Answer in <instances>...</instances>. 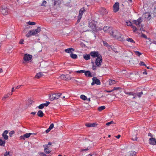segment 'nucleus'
Segmentation results:
<instances>
[{
	"label": "nucleus",
	"instance_id": "50",
	"mask_svg": "<svg viewBox=\"0 0 156 156\" xmlns=\"http://www.w3.org/2000/svg\"><path fill=\"white\" fill-rule=\"evenodd\" d=\"M10 153L9 152H6L4 155V156H10V155L9 154Z\"/></svg>",
	"mask_w": 156,
	"mask_h": 156
},
{
	"label": "nucleus",
	"instance_id": "2",
	"mask_svg": "<svg viewBox=\"0 0 156 156\" xmlns=\"http://www.w3.org/2000/svg\"><path fill=\"white\" fill-rule=\"evenodd\" d=\"M102 56L97 58L95 60V63L96 66H94V62H92L93 65L92 66V68L93 70H95L96 69L97 66L100 67L101 65V63H102Z\"/></svg>",
	"mask_w": 156,
	"mask_h": 156
},
{
	"label": "nucleus",
	"instance_id": "15",
	"mask_svg": "<svg viewBox=\"0 0 156 156\" xmlns=\"http://www.w3.org/2000/svg\"><path fill=\"white\" fill-rule=\"evenodd\" d=\"M156 139L155 138H151L149 139V143L150 145H155Z\"/></svg>",
	"mask_w": 156,
	"mask_h": 156
},
{
	"label": "nucleus",
	"instance_id": "64",
	"mask_svg": "<svg viewBox=\"0 0 156 156\" xmlns=\"http://www.w3.org/2000/svg\"><path fill=\"white\" fill-rule=\"evenodd\" d=\"M133 97L132 98L133 99H134L136 97V93H135V95H133Z\"/></svg>",
	"mask_w": 156,
	"mask_h": 156
},
{
	"label": "nucleus",
	"instance_id": "52",
	"mask_svg": "<svg viewBox=\"0 0 156 156\" xmlns=\"http://www.w3.org/2000/svg\"><path fill=\"white\" fill-rule=\"evenodd\" d=\"M39 154L40 155H41L42 156H47V155L43 152H40L39 153Z\"/></svg>",
	"mask_w": 156,
	"mask_h": 156
},
{
	"label": "nucleus",
	"instance_id": "59",
	"mask_svg": "<svg viewBox=\"0 0 156 156\" xmlns=\"http://www.w3.org/2000/svg\"><path fill=\"white\" fill-rule=\"evenodd\" d=\"M33 102V101L32 100H30L29 101V104L31 105Z\"/></svg>",
	"mask_w": 156,
	"mask_h": 156
},
{
	"label": "nucleus",
	"instance_id": "58",
	"mask_svg": "<svg viewBox=\"0 0 156 156\" xmlns=\"http://www.w3.org/2000/svg\"><path fill=\"white\" fill-rule=\"evenodd\" d=\"M48 144L45 145H43V147H44V148H48L49 147H48Z\"/></svg>",
	"mask_w": 156,
	"mask_h": 156
},
{
	"label": "nucleus",
	"instance_id": "13",
	"mask_svg": "<svg viewBox=\"0 0 156 156\" xmlns=\"http://www.w3.org/2000/svg\"><path fill=\"white\" fill-rule=\"evenodd\" d=\"M142 20L141 17L139 18L137 20H134L133 21V23L136 25H139L140 24Z\"/></svg>",
	"mask_w": 156,
	"mask_h": 156
},
{
	"label": "nucleus",
	"instance_id": "29",
	"mask_svg": "<svg viewBox=\"0 0 156 156\" xmlns=\"http://www.w3.org/2000/svg\"><path fill=\"white\" fill-rule=\"evenodd\" d=\"M151 17V15L149 13H146L145 15V17L147 19H150Z\"/></svg>",
	"mask_w": 156,
	"mask_h": 156
},
{
	"label": "nucleus",
	"instance_id": "44",
	"mask_svg": "<svg viewBox=\"0 0 156 156\" xmlns=\"http://www.w3.org/2000/svg\"><path fill=\"white\" fill-rule=\"evenodd\" d=\"M126 23L127 26H132V23H131V22H130V21H128L126 22Z\"/></svg>",
	"mask_w": 156,
	"mask_h": 156
},
{
	"label": "nucleus",
	"instance_id": "62",
	"mask_svg": "<svg viewBox=\"0 0 156 156\" xmlns=\"http://www.w3.org/2000/svg\"><path fill=\"white\" fill-rule=\"evenodd\" d=\"M151 43H150V44H151L152 43H153V44H156V41H153L152 42L151 41Z\"/></svg>",
	"mask_w": 156,
	"mask_h": 156
},
{
	"label": "nucleus",
	"instance_id": "4",
	"mask_svg": "<svg viewBox=\"0 0 156 156\" xmlns=\"http://www.w3.org/2000/svg\"><path fill=\"white\" fill-rule=\"evenodd\" d=\"M62 93L53 94L49 96V97L51 101H53L55 99L59 98L62 95Z\"/></svg>",
	"mask_w": 156,
	"mask_h": 156
},
{
	"label": "nucleus",
	"instance_id": "33",
	"mask_svg": "<svg viewBox=\"0 0 156 156\" xmlns=\"http://www.w3.org/2000/svg\"><path fill=\"white\" fill-rule=\"evenodd\" d=\"M44 152L46 154H49L51 151L48 148H44Z\"/></svg>",
	"mask_w": 156,
	"mask_h": 156
},
{
	"label": "nucleus",
	"instance_id": "6",
	"mask_svg": "<svg viewBox=\"0 0 156 156\" xmlns=\"http://www.w3.org/2000/svg\"><path fill=\"white\" fill-rule=\"evenodd\" d=\"M86 11L84 8H81L79 12V15L78 16L77 22H79L80 21L83 13Z\"/></svg>",
	"mask_w": 156,
	"mask_h": 156
},
{
	"label": "nucleus",
	"instance_id": "53",
	"mask_svg": "<svg viewBox=\"0 0 156 156\" xmlns=\"http://www.w3.org/2000/svg\"><path fill=\"white\" fill-rule=\"evenodd\" d=\"M119 89L120 87H114L113 89L112 90V91H113L115 90H118Z\"/></svg>",
	"mask_w": 156,
	"mask_h": 156
},
{
	"label": "nucleus",
	"instance_id": "57",
	"mask_svg": "<svg viewBox=\"0 0 156 156\" xmlns=\"http://www.w3.org/2000/svg\"><path fill=\"white\" fill-rule=\"evenodd\" d=\"M89 149L88 147L86 149H82L81 150V151H85L88 150Z\"/></svg>",
	"mask_w": 156,
	"mask_h": 156
},
{
	"label": "nucleus",
	"instance_id": "38",
	"mask_svg": "<svg viewBox=\"0 0 156 156\" xmlns=\"http://www.w3.org/2000/svg\"><path fill=\"white\" fill-rule=\"evenodd\" d=\"M15 133V131L13 130H12L9 133V136L12 137L13 134Z\"/></svg>",
	"mask_w": 156,
	"mask_h": 156
},
{
	"label": "nucleus",
	"instance_id": "35",
	"mask_svg": "<svg viewBox=\"0 0 156 156\" xmlns=\"http://www.w3.org/2000/svg\"><path fill=\"white\" fill-rule=\"evenodd\" d=\"M126 41H129L130 42H131L134 43L135 42L131 38H127L126 39Z\"/></svg>",
	"mask_w": 156,
	"mask_h": 156
},
{
	"label": "nucleus",
	"instance_id": "42",
	"mask_svg": "<svg viewBox=\"0 0 156 156\" xmlns=\"http://www.w3.org/2000/svg\"><path fill=\"white\" fill-rule=\"evenodd\" d=\"M103 43L104 46H106L107 47H109L110 46L106 41H104L103 42Z\"/></svg>",
	"mask_w": 156,
	"mask_h": 156
},
{
	"label": "nucleus",
	"instance_id": "49",
	"mask_svg": "<svg viewBox=\"0 0 156 156\" xmlns=\"http://www.w3.org/2000/svg\"><path fill=\"white\" fill-rule=\"evenodd\" d=\"M110 29H112L109 28L108 27H104V28H103V30H104V31H107V30L108 29L109 30ZM108 31H109V30H108Z\"/></svg>",
	"mask_w": 156,
	"mask_h": 156
},
{
	"label": "nucleus",
	"instance_id": "48",
	"mask_svg": "<svg viewBox=\"0 0 156 156\" xmlns=\"http://www.w3.org/2000/svg\"><path fill=\"white\" fill-rule=\"evenodd\" d=\"M47 3V2L45 1H43L41 5V6H45V5Z\"/></svg>",
	"mask_w": 156,
	"mask_h": 156
},
{
	"label": "nucleus",
	"instance_id": "7",
	"mask_svg": "<svg viewBox=\"0 0 156 156\" xmlns=\"http://www.w3.org/2000/svg\"><path fill=\"white\" fill-rule=\"evenodd\" d=\"M93 82L91 83L92 85H94L95 84L100 85L101 84L100 80L97 79L96 77H94L92 78Z\"/></svg>",
	"mask_w": 156,
	"mask_h": 156
},
{
	"label": "nucleus",
	"instance_id": "27",
	"mask_svg": "<svg viewBox=\"0 0 156 156\" xmlns=\"http://www.w3.org/2000/svg\"><path fill=\"white\" fill-rule=\"evenodd\" d=\"M136 152L134 151H131L129 152V156H136Z\"/></svg>",
	"mask_w": 156,
	"mask_h": 156
},
{
	"label": "nucleus",
	"instance_id": "56",
	"mask_svg": "<svg viewBox=\"0 0 156 156\" xmlns=\"http://www.w3.org/2000/svg\"><path fill=\"white\" fill-rule=\"evenodd\" d=\"M148 136H150L151 137V138H153V135L151 133H149L148 134Z\"/></svg>",
	"mask_w": 156,
	"mask_h": 156
},
{
	"label": "nucleus",
	"instance_id": "45",
	"mask_svg": "<svg viewBox=\"0 0 156 156\" xmlns=\"http://www.w3.org/2000/svg\"><path fill=\"white\" fill-rule=\"evenodd\" d=\"M37 107L40 109H42L44 108V106L43 104H41L39 106H38Z\"/></svg>",
	"mask_w": 156,
	"mask_h": 156
},
{
	"label": "nucleus",
	"instance_id": "5",
	"mask_svg": "<svg viewBox=\"0 0 156 156\" xmlns=\"http://www.w3.org/2000/svg\"><path fill=\"white\" fill-rule=\"evenodd\" d=\"M109 33L110 35L113 38H116L119 35H120V33L117 30L114 31L112 29H110Z\"/></svg>",
	"mask_w": 156,
	"mask_h": 156
},
{
	"label": "nucleus",
	"instance_id": "21",
	"mask_svg": "<svg viewBox=\"0 0 156 156\" xmlns=\"http://www.w3.org/2000/svg\"><path fill=\"white\" fill-rule=\"evenodd\" d=\"M37 115L39 117H42L44 115L43 112L41 110H39L37 113Z\"/></svg>",
	"mask_w": 156,
	"mask_h": 156
},
{
	"label": "nucleus",
	"instance_id": "22",
	"mask_svg": "<svg viewBox=\"0 0 156 156\" xmlns=\"http://www.w3.org/2000/svg\"><path fill=\"white\" fill-rule=\"evenodd\" d=\"M85 76L87 77H92L91 73L89 71H86L84 73Z\"/></svg>",
	"mask_w": 156,
	"mask_h": 156
},
{
	"label": "nucleus",
	"instance_id": "37",
	"mask_svg": "<svg viewBox=\"0 0 156 156\" xmlns=\"http://www.w3.org/2000/svg\"><path fill=\"white\" fill-rule=\"evenodd\" d=\"M86 71L84 70H82L80 71H77L76 72L77 73H85Z\"/></svg>",
	"mask_w": 156,
	"mask_h": 156
},
{
	"label": "nucleus",
	"instance_id": "31",
	"mask_svg": "<svg viewBox=\"0 0 156 156\" xmlns=\"http://www.w3.org/2000/svg\"><path fill=\"white\" fill-rule=\"evenodd\" d=\"M141 37L145 39H147L150 41H151V39L150 38H147V36L145 34L142 33L141 34Z\"/></svg>",
	"mask_w": 156,
	"mask_h": 156
},
{
	"label": "nucleus",
	"instance_id": "39",
	"mask_svg": "<svg viewBox=\"0 0 156 156\" xmlns=\"http://www.w3.org/2000/svg\"><path fill=\"white\" fill-rule=\"evenodd\" d=\"M28 24L29 25H35L36 24V23L34 22H31L30 21H29L28 23Z\"/></svg>",
	"mask_w": 156,
	"mask_h": 156
},
{
	"label": "nucleus",
	"instance_id": "43",
	"mask_svg": "<svg viewBox=\"0 0 156 156\" xmlns=\"http://www.w3.org/2000/svg\"><path fill=\"white\" fill-rule=\"evenodd\" d=\"M9 97V96L7 95H5L2 98V100L3 101L5 100L7 98Z\"/></svg>",
	"mask_w": 156,
	"mask_h": 156
},
{
	"label": "nucleus",
	"instance_id": "28",
	"mask_svg": "<svg viewBox=\"0 0 156 156\" xmlns=\"http://www.w3.org/2000/svg\"><path fill=\"white\" fill-rule=\"evenodd\" d=\"M70 56L71 58L74 59H76L77 57V56L76 55L73 53H72L70 55Z\"/></svg>",
	"mask_w": 156,
	"mask_h": 156
},
{
	"label": "nucleus",
	"instance_id": "1",
	"mask_svg": "<svg viewBox=\"0 0 156 156\" xmlns=\"http://www.w3.org/2000/svg\"><path fill=\"white\" fill-rule=\"evenodd\" d=\"M41 31V28L40 27H39L35 30H30L27 34H26V36L27 37H29L31 35H34L37 34L39 33Z\"/></svg>",
	"mask_w": 156,
	"mask_h": 156
},
{
	"label": "nucleus",
	"instance_id": "19",
	"mask_svg": "<svg viewBox=\"0 0 156 156\" xmlns=\"http://www.w3.org/2000/svg\"><path fill=\"white\" fill-rule=\"evenodd\" d=\"M8 133V130H5L2 134V136L4 138L5 140H8V136L6 135V134Z\"/></svg>",
	"mask_w": 156,
	"mask_h": 156
},
{
	"label": "nucleus",
	"instance_id": "51",
	"mask_svg": "<svg viewBox=\"0 0 156 156\" xmlns=\"http://www.w3.org/2000/svg\"><path fill=\"white\" fill-rule=\"evenodd\" d=\"M140 66H144L145 67H146V65L145 64H144V63L142 61H141L140 63Z\"/></svg>",
	"mask_w": 156,
	"mask_h": 156
},
{
	"label": "nucleus",
	"instance_id": "24",
	"mask_svg": "<svg viewBox=\"0 0 156 156\" xmlns=\"http://www.w3.org/2000/svg\"><path fill=\"white\" fill-rule=\"evenodd\" d=\"M119 41H124L123 37L122 35L120 34V35L116 38Z\"/></svg>",
	"mask_w": 156,
	"mask_h": 156
},
{
	"label": "nucleus",
	"instance_id": "63",
	"mask_svg": "<svg viewBox=\"0 0 156 156\" xmlns=\"http://www.w3.org/2000/svg\"><path fill=\"white\" fill-rule=\"evenodd\" d=\"M105 92H107V93H110V92H112V90H105Z\"/></svg>",
	"mask_w": 156,
	"mask_h": 156
},
{
	"label": "nucleus",
	"instance_id": "34",
	"mask_svg": "<svg viewBox=\"0 0 156 156\" xmlns=\"http://www.w3.org/2000/svg\"><path fill=\"white\" fill-rule=\"evenodd\" d=\"M80 98L81 99L83 100H85L87 99V97L84 95H81L80 96Z\"/></svg>",
	"mask_w": 156,
	"mask_h": 156
},
{
	"label": "nucleus",
	"instance_id": "20",
	"mask_svg": "<svg viewBox=\"0 0 156 156\" xmlns=\"http://www.w3.org/2000/svg\"><path fill=\"white\" fill-rule=\"evenodd\" d=\"M43 76V74L41 72H39L37 73L35 76V78L39 79Z\"/></svg>",
	"mask_w": 156,
	"mask_h": 156
},
{
	"label": "nucleus",
	"instance_id": "46",
	"mask_svg": "<svg viewBox=\"0 0 156 156\" xmlns=\"http://www.w3.org/2000/svg\"><path fill=\"white\" fill-rule=\"evenodd\" d=\"M50 102H47L45 103L42 104L43 105L44 107V106H48V105L50 104Z\"/></svg>",
	"mask_w": 156,
	"mask_h": 156
},
{
	"label": "nucleus",
	"instance_id": "23",
	"mask_svg": "<svg viewBox=\"0 0 156 156\" xmlns=\"http://www.w3.org/2000/svg\"><path fill=\"white\" fill-rule=\"evenodd\" d=\"M116 83V81L114 80L109 79V85H112Z\"/></svg>",
	"mask_w": 156,
	"mask_h": 156
},
{
	"label": "nucleus",
	"instance_id": "9",
	"mask_svg": "<svg viewBox=\"0 0 156 156\" xmlns=\"http://www.w3.org/2000/svg\"><path fill=\"white\" fill-rule=\"evenodd\" d=\"M2 13L4 15H6L8 14V9L7 7L3 6L2 7Z\"/></svg>",
	"mask_w": 156,
	"mask_h": 156
},
{
	"label": "nucleus",
	"instance_id": "41",
	"mask_svg": "<svg viewBox=\"0 0 156 156\" xmlns=\"http://www.w3.org/2000/svg\"><path fill=\"white\" fill-rule=\"evenodd\" d=\"M135 52L136 54L139 56L140 55L142 54V53H140V52L138 51H135Z\"/></svg>",
	"mask_w": 156,
	"mask_h": 156
},
{
	"label": "nucleus",
	"instance_id": "12",
	"mask_svg": "<svg viewBox=\"0 0 156 156\" xmlns=\"http://www.w3.org/2000/svg\"><path fill=\"white\" fill-rule=\"evenodd\" d=\"M114 11L115 12H116L118 11L119 9V4L118 2H116L114 5L113 6Z\"/></svg>",
	"mask_w": 156,
	"mask_h": 156
},
{
	"label": "nucleus",
	"instance_id": "30",
	"mask_svg": "<svg viewBox=\"0 0 156 156\" xmlns=\"http://www.w3.org/2000/svg\"><path fill=\"white\" fill-rule=\"evenodd\" d=\"M105 107L104 106H101L99 107L98 108V110L99 111H101L102 110L105 109Z\"/></svg>",
	"mask_w": 156,
	"mask_h": 156
},
{
	"label": "nucleus",
	"instance_id": "32",
	"mask_svg": "<svg viewBox=\"0 0 156 156\" xmlns=\"http://www.w3.org/2000/svg\"><path fill=\"white\" fill-rule=\"evenodd\" d=\"M136 93V95L139 98H140L141 96V95L143 94V92L142 91L140 92L139 93Z\"/></svg>",
	"mask_w": 156,
	"mask_h": 156
},
{
	"label": "nucleus",
	"instance_id": "18",
	"mask_svg": "<svg viewBox=\"0 0 156 156\" xmlns=\"http://www.w3.org/2000/svg\"><path fill=\"white\" fill-rule=\"evenodd\" d=\"M97 123L95 122L93 123H87L85 125L87 127H94L96 126L97 125Z\"/></svg>",
	"mask_w": 156,
	"mask_h": 156
},
{
	"label": "nucleus",
	"instance_id": "10",
	"mask_svg": "<svg viewBox=\"0 0 156 156\" xmlns=\"http://www.w3.org/2000/svg\"><path fill=\"white\" fill-rule=\"evenodd\" d=\"M32 57V56L31 55L26 54L24 55L23 57V59L26 62L30 60L31 59Z\"/></svg>",
	"mask_w": 156,
	"mask_h": 156
},
{
	"label": "nucleus",
	"instance_id": "3",
	"mask_svg": "<svg viewBox=\"0 0 156 156\" xmlns=\"http://www.w3.org/2000/svg\"><path fill=\"white\" fill-rule=\"evenodd\" d=\"M97 22L94 20H91L89 23V27L93 31H95L97 30L96 26Z\"/></svg>",
	"mask_w": 156,
	"mask_h": 156
},
{
	"label": "nucleus",
	"instance_id": "25",
	"mask_svg": "<svg viewBox=\"0 0 156 156\" xmlns=\"http://www.w3.org/2000/svg\"><path fill=\"white\" fill-rule=\"evenodd\" d=\"M5 140H2L1 138H0V146L4 147L5 146Z\"/></svg>",
	"mask_w": 156,
	"mask_h": 156
},
{
	"label": "nucleus",
	"instance_id": "16",
	"mask_svg": "<svg viewBox=\"0 0 156 156\" xmlns=\"http://www.w3.org/2000/svg\"><path fill=\"white\" fill-rule=\"evenodd\" d=\"M75 51V49L73 48H70L66 49L64 51L66 53H71Z\"/></svg>",
	"mask_w": 156,
	"mask_h": 156
},
{
	"label": "nucleus",
	"instance_id": "60",
	"mask_svg": "<svg viewBox=\"0 0 156 156\" xmlns=\"http://www.w3.org/2000/svg\"><path fill=\"white\" fill-rule=\"evenodd\" d=\"M51 129H50L49 128H48V129H46L45 131V132L46 133H48L50 130H51Z\"/></svg>",
	"mask_w": 156,
	"mask_h": 156
},
{
	"label": "nucleus",
	"instance_id": "47",
	"mask_svg": "<svg viewBox=\"0 0 156 156\" xmlns=\"http://www.w3.org/2000/svg\"><path fill=\"white\" fill-rule=\"evenodd\" d=\"M114 123V122L113 121H111V122H107L106 123V125L107 126H109L110 125L113 124Z\"/></svg>",
	"mask_w": 156,
	"mask_h": 156
},
{
	"label": "nucleus",
	"instance_id": "55",
	"mask_svg": "<svg viewBox=\"0 0 156 156\" xmlns=\"http://www.w3.org/2000/svg\"><path fill=\"white\" fill-rule=\"evenodd\" d=\"M24 41V40L23 39H21L20 42H19V44H23V41Z\"/></svg>",
	"mask_w": 156,
	"mask_h": 156
},
{
	"label": "nucleus",
	"instance_id": "36",
	"mask_svg": "<svg viewBox=\"0 0 156 156\" xmlns=\"http://www.w3.org/2000/svg\"><path fill=\"white\" fill-rule=\"evenodd\" d=\"M125 94L129 95H135V93L133 92H125Z\"/></svg>",
	"mask_w": 156,
	"mask_h": 156
},
{
	"label": "nucleus",
	"instance_id": "14",
	"mask_svg": "<svg viewBox=\"0 0 156 156\" xmlns=\"http://www.w3.org/2000/svg\"><path fill=\"white\" fill-rule=\"evenodd\" d=\"M99 12L101 14L104 15L107 13V12L105 9L101 7L99 9Z\"/></svg>",
	"mask_w": 156,
	"mask_h": 156
},
{
	"label": "nucleus",
	"instance_id": "61",
	"mask_svg": "<svg viewBox=\"0 0 156 156\" xmlns=\"http://www.w3.org/2000/svg\"><path fill=\"white\" fill-rule=\"evenodd\" d=\"M143 74H145V75H147V73L146 72V69L144 70V71L143 72Z\"/></svg>",
	"mask_w": 156,
	"mask_h": 156
},
{
	"label": "nucleus",
	"instance_id": "8",
	"mask_svg": "<svg viewBox=\"0 0 156 156\" xmlns=\"http://www.w3.org/2000/svg\"><path fill=\"white\" fill-rule=\"evenodd\" d=\"M90 55L93 58H98L101 56V55L99 54L98 51H91L90 53Z\"/></svg>",
	"mask_w": 156,
	"mask_h": 156
},
{
	"label": "nucleus",
	"instance_id": "11",
	"mask_svg": "<svg viewBox=\"0 0 156 156\" xmlns=\"http://www.w3.org/2000/svg\"><path fill=\"white\" fill-rule=\"evenodd\" d=\"M61 78L62 79L65 80H71L72 78L67 75H62L60 76Z\"/></svg>",
	"mask_w": 156,
	"mask_h": 156
},
{
	"label": "nucleus",
	"instance_id": "40",
	"mask_svg": "<svg viewBox=\"0 0 156 156\" xmlns=\"http://www.w3.org/2000/svg\"><path fill=\"white\" fill-rule=\"evenodd\" d=\"M131 26L132 27V28L133 29L134 32H135L137 30V28L135 26H134L133 25H132V26Z\"/></svg>",
	"mask_w": 156,
	"mask_h": 156
},
{
	"label": "nucleus",
	"instance_id": "54",
	"mask_svg": "<svg viewBox=\"0 0 156 156\" xmlns=\"http://www.w3.org/2000/svg\"><path fill=\"white\" fill-rule=\"evenodd\" d=\"M54 127V124L53 123H51V124L50 126H49V128L51 129H52Z\"/></svg>",
	"mask_w": 156,
	"mask_h": 156
},
{
	"label": "nucleus",
	"instance_id": "17",
	"mask_svg": "<svg viewBox=\"0 0 156 156\" xmlns=\"http://www.w3.org/2000/svg\"><path fill=\"white\" fill-rule=\"evenodd\" d=\"M33 134V133H26L25 134L21 136H20V138L22 139H25V138H28L30 137V136Z\"/></svg>",
	"mask_w": 156,
	"mask_h": 156
},
{
	"label": "nucleus",
	"instance_id": "26",
	"mask_svg": "<svg viewBox=\"0 0 156 156\" xmlns=\"http://www.w3.org/2000/svg\"><path fill=\"white\" fill-rule=\"evenodd\" d=\"M83 58L86 60H88L90 59V54L84 55H83Z\"/></svg>",
	"mask_w": 156,
	"mask_h": 156
}]
</instances>
